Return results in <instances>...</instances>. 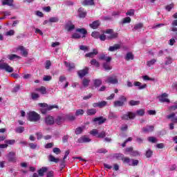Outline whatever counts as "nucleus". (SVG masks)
Listing matches in <instances>:
<instances>
[{
  "mask_svg": "<svg viewBox=\"0 0 177 177\" xmlns=\"http://www.w3.org/2000/svg\"><path fill=\"white\" fill-rule=\"evenodd\" d=\"M90 63L91 66H95V67L100 66V64L96 60V59H93Z\"/></svg>",
  "mask_w": 177,
  "mask_h": 177,
  "instance_id": "2f4dec72",
  "label": "nucleus"
},
{
  "mask_svg": "<svg viewBox=\"0 0 177 177\" xmlns=\"http://www.w3.org/2000/svg\"><path fill=\"white\" fill-rule=\"evenodd\" d=\"M87 115H95L96 114L95 109H90L86 111Z\"/></svg>",
  "mask_w": 177,
  "mask_h": 177,
  "instance_id": "c756f323",
  "label": "nucleus"
},
{
  "mask_svg": "<svg viewBox=\"0 0 177 177\" xmlns=\"http://www.w3.org/2000/svg\"><path fill=\"white\" fill-rule=\"evenodd\" d=\"M118 37V33L117 32H112L111 35L108 36V39H114Z\"/></svg>",
  "mask_w": 177,
  "mask_h": 177,
  "instance_id": "c03bdc74",
  "label": "nucleus"
},
{
  "mask_svg": "<svg viewBox=\"0 0 177 177\" xmlns=\"http://www.w3.org/2000/svg\"><path fill=\"white\" fill-rule=\"evenodd\" d=\"M40 118L39 114L35 111H30L28 113V120L32 122H37V121H39Z\"/></svg>",
  "mask_w": 177,
  "mask_h": 177,
  "instance_id": "7ed1b4c3",
  "label": "nucleus"
},
{
  "mask_svg": "<svg viewBox=\"0 0 177 177\" xmlns=\"http://www.w3.org/2000/svg\"><path fill=\"white\" fill-rule=\"evenodd\" d=\"M48 160H49V161H50V162H56V163H57L59 161V158H55V156H53V155L48 156Z\"/></svg>",
  "mask_w": 177,
  "mask_h": 177,
  "instance_id": "bb28decb",
  "label": "nucleus"
},
{
  "mask_svg": "<svg viewBox=\"0 0 177 177\" xmlns=\"http://www.w3.org/2000/svg\"><path fill=\"white\" fill-rule=\"evenodd\" d=\"M50 23H57L59 22V17H52L49 19Z\"/></svg>",
  "mask_w": 177,
  "mask_h": 177,
  "instance_id": "ea45409f",
  "label": "nucleus"
},
{
  "mask_svg": "<svg viewBox=\"0 0 177 177\" xmlns=\"http://www.w3.org/2000/svg\"><path fill=\"white\" fill-rule=\"evenodd\" d=\"M140 28H143V24H137L134 26V30H140Z\"/></svg>",
  "mask_w": 177,
  "mask_h": 177,
  "instance_id": "bf43d9fd",
  "label": "nucleus"
},
{
  "mask_svg": "<svg viewBox=\"0 0 177 177\" xmlns=\"http://www.w3.org/2000/svg\"><path fill=\"white\" fill-rule=\"evenodd\" d=\"M89 82H91V80L86 78L83 79V81H82L83 86H84V88L88 87L89 86Z\"/></svg>",
  "mask_w": 177,
  "mask_h": 177,
  "instance_id": "f704fd0d",
  "label": "nucleus"
},
{
  "mask_svg": "<svg viewBox=\"0 0 177 177\" xmlns=\"http://www.w3.org/2000/svg\"><path fill=\"white\" fill-rule=\"evenodd\" d=\"M81 35H80V33H74L72 35V38H73L74 39H80V38H81Z\"/></svg>",
  "mask_w": 177,
  "mask_h": 177,
  "instance_id": "0e129e2a",
  "label": "nucleus"
},
{
  "mask_svg": "<svg viewBox=\"0 0 177 177\" xmlns=\"http://www.w3.org/2000/svg\"><path fill=\"white\" fill-rule=\"evenodd\" d=\"M97 138H106V132L104 131H101L100 133H98Z\"/></svg>",
  "mask_w": 177,
  "mask_h": 177,
  "instance_id": "680f3d73",
  "label": "nucleus"
},
{
  "mask_svg": "<svg viewBox=\"0 0 177 177\" xmlns=\"http://www.w3.org/2000/svg\"><path fill=\"white\" fill-rule=\"evenodd\" d=\"M106 84H118V79H117V76L115 75H112L111 76H108L105 80Z\"/></svg>",
  "mask_w": 177,
  "mask_h": 177,
  "instance_id": "423d86ee",
  "label": "nucleus"
},
{
  "mask_svg": "<svg viewBox=\"0 0 177 177\" xmlns=\"http://www.w3.org/2000/svg\"><path fill=\"white\" fill-rule=\"evenodd\" d=\"M66 28L68 31H73L75 28V26L73 24L66 25Z\"/></svg>",
  "mask_w": 177,
  "mask_h": 177,
  "instance_id": "5fc2aeb1",
  "label": "nucleus"
},
{
  "mask_svg": "<svg viewBox=\"0 0 177 177\" xmlns=\"http://www.w3.org/2000/svg\"><path fill=\"white\" fill-rule=\"evenodd\" d=\"M177 109V102H175L174 105L169 107V111H175Z\"/></svg>",
  "mask_w": 177,
  "mask_h": 177,
  "instance_id": "603ef678",
  "label": "nucleus"
},
{
  "mask_svg": "<svg viewBox=\"0 0 177 177\" xmlns=\"http://www.w3.org/2000/svg\"><path fill=\"white\" fill-rule=\"evenodd\" d=\"M125 59H126L127 61L133 60V54H132V53H128L126 55Z\"/></svg>",
  "mask_w": 177,
  "mask_h": 177,
  "instance_id": "4c0bfd02",
  "label": "nucleus"
},
{
  "mask_svg": "<svg viewBox=\"0 0 177 177\" xmlns=\"http://www.w3.org/2000/svg\"><path fill=\"white\" fill-rule=\"evenodd\" d=\"M64 64H65L66 67L68 68V71H71V70L75 68V65H74L73 63L71 64L65 61Z\"/></svg>",
  "mask_w": 177,
  "mask_h": 177,
  "instance_id": "5701e85b",
  "label": "nucleus"
},
{
  "mask_svg": "<svg viewBox=\"0 0 177 177\" xmlns=\"http://www.w3.org/2000/svg\"><path fill=\"white\" fill-rule=\"evenodd\" d=\"M126 16H135V10L134 9L129 10L126 13Z\"/></svg>",
  "mask_w": 177,
  "mask_h": 177,
  "instance_id": "37998d69",
  "label": "nucleus"
},
{
  "mask_svg": "<svg viewBox=\"0 0 177 177\" xmlns=\"http://www.w3.org/2000/svg\"><path fill=\"white\" fill-rule=\"evenodd\" d=\"M6 35L7 37L15 35V30H10L9 31L6 32Z\"/></svg>",
  "mask_w": 177,
  "mask_h": 177,
  "instance_id": "e2e57ef3",
  "label": "nucleus"
},
{
  "mask_svg": "<svg viewBox=\"0 0 177 177\" xmlns=\"http://www.w3.org/2000/svg\"><path fill=\"white\" fill-rule=\"evenodd\" d=\"M135 86H138V89H145V88H147V84H145L142 85V83L140 82H134Z\"/></svg>",
  "mask_w": 177,
  "mask_h": 177,
  "instance_id": "aec40b11",
  "label": "nucleus"
},
{
  "mask_svg": "<svg viewBox=\"0 0 177 177\" xmlns=\"http://www.w3.org/2000/svg\"><path fill=\"white\" fill-rule=\"evenodd\" d=\"M127 97L124 95H120L119 97V100H116L113 102L114 107H122L125 102H127Z\"/></svg>",
  "mask_w": 177,
  "mask_h": 177,
  "instance_id": "20e7f679",
  "label": "nucleus"
},
{
  "mask_svg": "<svg viewBox=\"0 0 177 177\" xmlns=\"http://www.w3.org/2000/svg\"><path fill=\"white\" fill-rule=\"evenodd\" d=\"M45 121L47 125H53L55 124V119L52 116H47Z\"/></svg>",
  "mask_w": 177,
  "mask_h": 177,
  "instance_id": "2eb2a0df",
  "label": "nucleus"
},
{
  "mask_svg": "<svg viewBox=\"0 0 177 177\" xmlns=\"http://www.w3.org/2000/svg\"><path fill=\"white\" fill-rule=\"evenodd\" d=\"M168 97V94L167 93H164L159 96V101L160 103H169V99Z\"/></svg>",
  "mask_w": 177,
  "mask_h": 177,
  "instance_id": "6e6552de",
  "label": "nucleus"
},
{
  "mask_svg": "<svg viewBox=\"0 0 177 177\" xmlns=\"http://www.w3.org/2000/svg\"><path fill=\"white\" fill-rule=\"evenodd\" d=\"M122 160L124 164H128L129 165H131V158L123 156Z\"/></svg>",
  "mask_w": 177,
  "mask_h": 177,
  "instance_id": "c9c22d12",
  "label": "nucleus"
},
{
  "mask_svg": "<svg viewBox=\"0 0 177 177\" xmlns=\"http://www.w3.org/2000/svg\"><path fill=\"white\" fill-rule=\"evenodd\" d=\"M48 172V167H43L37 171L39 176H44L45 173Z\"/></svg>",
  "mask_w": 177,
  "mask_h": 177,
  "instance_id": "dca6fc26",
  "label": "nucleus"
},
{
  "mask_svg": "<svg viewBox=\"0 0 177 177\" xmlns=\"http://www.w3.org/2000/svg\"><path fill=\"white\" fill-rule=\"evenodd\" d=\"M131 17H127L124 18L122 21L120 22V24H127L131 23Z\"/></svg>",
  "mask_w": 177,
  "mask_h": 177,
  "instance_id": "c85d7f7f",
  "label": "nucleus"
},
{
  "mask_svg": "<svg viewBox=\"0 0 177 177\" xmlns=\"http://www.w3.org/2000/svg\"><path fill=\"white\" fill-rule=\"evenodd\" d=\"M100 26V21H94L92 24H89L91 28H93V30H96Z\"/></svg>",
  "mask_w": 177,
  "mask_h": 177,
  "instance_id": "6ab92c4d",
  "label": "nucleus"
},
{
  "mask_svg": "<svg viewBox=\"0 0 177 177\" xmlns=\"http://www.w3.org/2000/svg\"><path fill=\"white\" fill-rule=\"evenodd\" d=\"M65 118H66V120H69V121H74L75 120V116L68 114L65 116Z\"/></svg>",
  "mask_w": 177,
  "mask_h": 177,
  "instance_id": "79ce46f5",
  "label": "nucleus"
},
{
  "mask_svg": "<svg viewBox=\"0 0 177 177\" xmlns=\"http://www.w3.org/2000/svg\"><path fill=\"white\" fill-rule=\"evenodd\" d=\"M129 104L130 106H138L140 104V101L130 100Z\"/></svg>",
  "mask_w": 177,
  "mask_h": 177,
  "instance_id": "58836bf2",
  "label": "nucleus"
},
{
  "mask_svg": "<svg viewBox=\"0 0 177 177\" xmlns=\"http://www.w3.org/2000/svg\"><path fill=\"white\" fill-rule=\"evenodd\" d=\"M15 132H17V133H23V132H24V127H19L15 129Z\"/></svg>",
  "mask_w": 177,
  "mask_h": 177,
  "instance_id": "49530a36",
  "label": "nucleus"
},
{
  "mask_svg": "<svg viewBox=\"0 0 177 177\" xmlns=\"http://www.w3.org/2000/svg\"><path fill=\"white\" fill-rule=\"evenodd\" d=\"M136 115H139L140 117H143L145 115V109H138L133 112H127L126 114L121 116L122 120L124 121H128L129 120H135Z\"/></svg>",
  "mask_w": 177,
  "mask_h": 177,
  "instance_id": "f257e3e1",
  "label": "nucleus"
},
{
  "mask_svg": "<svg viewBox=\"0 0 177 177\" xmlns=\"http://www.w3.org/2000/svg\"><path fill=\"white\" fill-rule=\"evenodd\" d=\"M91 36L96 39H99L100 37V33L99 32H93Z\"/></svg>",
  "mask_w": 177,
  "mask_h": 177,
  "instance_id": "a18cd8bd",
  "label": "nucleus"
},
{
  "mask_svg": "<svg viewBox=\"0 0 177 177\" xmlns=\"http://www.w3.org/2000/svg\"><path fill=\"white\" fill-rule=\"evenodd\" d=\"M99 103H100V109H103V107H106V106H107V102L106 101L99 102Z\"/></svg>",
  "mask_w": 177,
  "mask_h": 177,
  "instance_id": "864d4df0",
  "label": "nucleus"
},
{
  "mask_svg": "<svg viewBox=\"0 0 177 177\" xmlns=\"http://www.w3.org/2000/svg\"><path fill=\"white\" fill-rule=\"evenodd\" d=\"M2 5L5 6L7 5L8 6H13V0H2Z\"/></svg>",
  "mask_w": 177,
  "mask_h": 177,
  "instance_id": "a878e982",
  "label": "nucleus"
},
{
  "mask_svg": "<svg viewBox=\"0 0 177 177\" xmlns=\"http://www.w3.org/2000/svg\"><path fill=\"white\" fill-rule=\"evenodd\" d=\"M9 162H16L17 161V158H16V153L11 151L9 152L6 156Z\"/></svg>",
  "mask_w": 177,
  "mask_h": 177,
  "instance_id": "0eeeda50",
  "label": "nucleus"
},
{
  "mask_svg": "<svg viewBox=\"0 0 177 177\" xmlns=\"http://www.w3.org/2000/svg\"><path fill=\"white\" fill-rule=\"evenodd\" d=\"M98 52H97V50L94 48L93 50V52L91 53H88L85 55L86 57H91V58H93L95 57V56H96V55H97Z\"/></svg>",
  "mask_w": 177,
  "mask_h": 177,
  "instance_id": "f3484780",
  "label": "nucleus"
},
{
  "mask_svg": "<svg viewBox=\"0 0 177 177\" xmlns=\"http://www.w3.org/2000/svg\"><path fill=\"white\" fill-rule=\"evenodd\" d=\"M172 62H174V60L172 59V57H167L165 58V66H169V64H172Z\"/></svg>",
  "mask_w": 177,
  "mask_h": 177,
  "instance_id": "7c9ffc66",
  "label": "nucleus"
},
{
  "mask_svg": "<svg viewBox=\"0 0 177 177\" xmlns=\"http://www.w3.org/2000/svg\"><path fill=\"white\" fill-rule=\"evenodd\" d=\"M85 127H78L75 129V134L76 135H81L82 133V131H84Z\"/></svg>",
  "mask_w": 177,
  "mask_h": 177,
  "instance_id": "a19ab883",
  "label": "nucleus"
},
{
  "mask_svg": "<svg viewBox=\"0 0 177 177\" xmlns=\"http://www.w3.org/2000/svg\"><path fill=\"white\" fill-rule=\"evenodd\" d=\"M148 140L149 142H151V143H156L157 142V138L154 137H149Z\"/></svg>",
  "mask_w": 177,
  "mask_h": 177,
  "instance_id": "774afa93",
  "label": "nucleus"
},
{
  "mask_svg": "<svg viewBox=\"0 0 177 177\" xmlns=\"http://www.w3.org/2000/svg\"><path fill=\"white\" fill-rule=\"evenodd\" d=\"M39 106L40 107H42V109H41V114H46L48 111L53 110V109H57V106L56 105L48 106V104L46 103H39Z\"/></svg>",
  "mask_w": 177,
  "mask_h": 177,
  "instance_id": "f03ea898",
  "label": "nucleus"
},
{
  "mask_svg": "<svg viewBox=\"0 0 177 177\" xmlns=\"http://www.w3.org/2000/svg\"><path fill=\"white\" fill-rule=\"evenodd\" d=\"M99 134V131L97 129H93L90 131V135H93V136H96V135Z\"/></svg>",
  "mask_w": 177,
  "mask_h": 177,
  "instance_id": "052dcab7",
  "label": "nucleus"
},
{
  "mask_svg": "<svg viewBox=\"0 0 177 177\" xmlns=\"http://www.w3.org/2000/svg\"><path fill=\"white\" fill-rule=\"evenodd\" d=\"M36 91L41 92L42 95H46V88H45L44 86L37 88Z\"/></svg>",
  "mask_w": 177,
  "mask_h": 177,
  "instance_id": "e433bc0d",
  "label": "nucleus"
},
{
  "mask_svg": "<svg viewBox=\"0 0 177 177\" xmlns=\"http://www.w3.org/2000/svg\"><path fill=\"white\" fill-rule=\"evenodd\" d=\"M5 143H6L7 145H15V143H16V140H5Z\"/></svg>",
  "mask_w": 177,
  "mask_h": 177,
  "instance_id": "338daca9",
  "label": "nucleus"
},
{
  "mask_svg": "<svg viewBox=\"0 0 177 177\" xmlns=\"http://www.w3.org/2000/svg\"><path fill=\"white\" fill-rule=\"evenodd\" d=\"M156 62H157V59H152L147 62V66H148V67H151V66L156 64Z\"/></svg>",
  "mask_w": 177,
  "mask_h": 177,
  "instance_id": "473e14b6",
  "label": "nucleus"
},
{
  "mask_svg": "<svg viewBox=\"0 0 177 177\" xmlns=\"http://www.w3.org/2000/svg\"><path fill=\"white\" fill-rule=\"evenodd\" d=\"M53 151L55 153V154H60L62 153V150L57 147L53 148Z\"/></svg>",
  "mask_w": 177,
  "mask_h": 177,
  "instance_id": "4d7b16f0",
  "label": "nucleus"
},
{
  "mask_svg": "<svg viewBox=\"0 0 177 177\" xmlns=\"http://www.w3.org/2000/svg\"><path fill=\"white\" fill-rule=\"evenodd\" d=\"M77 32H80V34H82L83 36H82V38L85 37V35H86V34H88V31H86V30H85V28H77L76 30Z\"/></svg>",
  "mask_w": 177,
  "mask_h": 177,
  "instance_id": "393cba45",
  "label": "nucleus"
},
{
  "mask_svg": "<svg viewBox=\"0 0 177 177\" xmlns=\"http://www.w3.org/2000/svg\"><path fill=\"white\" fill-rule=\"evenodd\" d=\"M109 120H116V118H118V115L115 113L110 112L109 114Z\"/></svg>",
  "mask_w": 177,
  "mask_h": 177,
  "instance_id": "72a5a7b5",
  "label": "nucleus"
},
{
  "mask_svg": "<svg viewBox=\"0 0 177 177\" xmlns=\"http://www.w3.org/2000/svg\"><path fill=\"white\" fill-rule=\"evenodd\" d=\"M84 110L82 109H77L75 113V115L78 117V115H84Z\"/></svg>",
  "mask_w": 177,
  "mask_h": 177,
  "instance_id": "8fccbe9b",
  "label": "nucleus"
},
{
  "mask_svg": "<svg viewBox=\"0 0 177 177\" xmlns=\"http://www.w3.org/2000/svg\"><path fill=\"white\" fill-rule=\"evenodd\" d=\"M145 156L147 158H150V157L153 156V151L148 149L146 152Z\"/></svg>",
  "mask_w": 177,
  "mask_h": 177,
  "instance_id": "de8ad7c7",
  "label": "nucleus"
},
{
  "mask_svg": "<svg viewBox=\"0 0 177 177\" xmlns=\"http://www.w3.org/2000/svg\"><path fill=\"white\" fill-rule=\"evenodd\" d=\"M0 70H5L6 73H13V68L8 63H0Z\"/></svg>",
  "mask_w": 177,
  "mask_h": 177,
  "instance_id": "39448f33",
  "label": "nucleus"
},
{
  "mask_svg": "<svg viewBox=\"0 0 177 177\" xmlns=\"http://www.w3.org/2000/svg\"><path fill=\"white\" fill-rule=\"evenodd\" d=\"M50 66H52V63L50 62V60L46 61L45 68H46V70H49V68H50Z\"/></svg>",
  "mask_w": 177,
  "mask_h": 177,
  "instance_id": "13d9d810",
  "label": "nucleus"
},
{
  "mask_svg": "<svg viewBox=\"0 0 177 177\" xmlns=\"http://www.w3.org/2000/svg\"><path fill=\"white\" fill-rule=\"evenodd\" d=\"M8 59H9V60H15V59H21V57L17 55L11 54L8 55Z\"/></svg>",
  "mask_w": 177,
  "mask_h": 177,
  "instance_id": "cd10ccee",
  "label": "nucleus"
},
{
  "mask_svg": "<svg viewBox=\"0 0 177 177\" xmlns=\"http://www.w3.org/2000/svg\"><path fill=\"white\" fill-rule=\"evenodd\" d=\"M18 50H21V53L23 56H24V57H27V55H28V52L27 51V50L26 49V48H24V46H19L17 48Z\"/></svg>",
  "mask_w": 177,
  "mask_h": 177,
  "instance_id": "4468645a",
  "label": "nucleus"
},
{
  "mask_svg": "<svg viewBox=\"0 0 177 177\" xmlns=\"http://www.w3.org/2000/svg\"><path fill=\"white\" fill-rule=\"evenodd\" d=\"M51 80H52V76H50V75H45L43 77V81L48 82V81H51Z\"/></svg>",
  "mask_w": 177,
  "mask_h": 177,
  "instance_id": "69168bd1",
  "label": "nucleus"
},
{
  "mask_svg": "<svg viewBox=\"0 0 177 177\" xmlns=\"http://www.w3.org/2000/svg\"><path fill=\"white\" fill-rule=\"evenodd\" d=\"M65 120H66V116L59 115L55 120V124H57V125H62V124L64 122Z\"/></svg>",
  "mask_w": 177,
  "mask_h": 177,
  "instance_id": "1a4fd4ad",
  "label": "nucleus"
},
{
  "mask_svg": "<svg viewBox=\"0 0 177 177\" xmlns=\"http://www.w3.org/2000/svg\"><path fill=\"white\" fill-rule=\"evenodd\" d=\"M121 48V45L120 44H115L113 46H111L109 48V52H114L115 50H118Z\"/></svg>",
  "mask_w": 177,
  "mask_h": 177,
  "instance_id": "412c9836",
  "label": "nucleus"
},
{
  "mask_svg": "<svg viewBox=\"0 0 177 177\" xmlns=\"http://www.w3.org/2000/svg\"><path fill=\"white\" fill-rule=\"evenodd\" d=\"M88 71H89V68H85L84 69L79 71L77 74L80 78H83V77H85V75L88 74Z\"/></svg>",
  "mask_w": 177,
  "mask_h": 177,
  "instance_id": "f8f14e48",
  "label": "nucleus"
},
{
  "mask_svg": "<svg viewBox=\"0 0 177 177\" xmlns=\"http://www.w3.org/2000/svg\"><path fill=\"white\" fill-rule=\"evenodd\" d=\"M94 122H98L99 125L102 124H104L106 122V119H104L103 117H100V118H95L93 119Z\"/></svg>",
  "mask_w": 177,
  "mask_h": 177,
  "instance_id": "b1692460",
  "label": "nucleus"
},
{
  "mask_svg": "<svg viewBox=\"0 0 177 177\" xmlns=\"http://www.w3.org/2000/svg\"><path fill=\"white\" fill-rule=\"evenodd\" d=\"M91 138H89V137H88L87 136H83L78 139V142L79 143H89V142H91Z\"/></svg>",
  "mask_w": 177,
  "mask_h": 177,
  "instance_id": "9b49d317",
  "label": "nucleus"
},
{
  "mask_svg": "<svg viewBox=\"0 0 177 177\" xmlns=\"http://www.w3.org/2000/svg\"><path fill=\"white\" fill-rule=\"evenodd\" d=\"M142 131L145 133L153 132V131H154V126H147L146 127H143Z\"/></svg>",
  "mask_w": 177,
  "mask_h": 177,
  "instance_id": "4be33fe9",
  "label": "nucleus"
},
{
  "mask_svg": "<svg viewBox=\"0 0 177 177\" xmlns=\"http://www.w3.org/2000/svg\"><path fill=\"white\" fill-rule=\"evenodd\" d=\"M78 12H79V17L84 19V17H86V11H84L82 7L79 8Z\"/></svg>",
  "mask_w": 177,
  "mask_h": 177,
  "instance_id": "a211bd4d",
  "label": "nucleus"
},
{
  "mask_svg": "<svg viewBox=\"0 0 177 177\" xmlns=\"http://www.w3.org/2000/svg\"><path fill=\"white\" fill-rule=\"evenodd\" d=\"M144 81H156L154 78H150L148 75L142 76Z\"/></svg>",
  "mask_w": 177,
  "mask_h": 177,
  "instance_id": "3c124183",
  "label": "nucleus"
},
{
  "mask_svg": "<svg viewBox=\"0 0 177 177\" xmlns=\"http://www.w3.org/2000/svg\"><path fill=\"white\" fill-rule=\"evenodd\" d=\"M103 67L105 70H111L110 64H109L107 62L103 64Z\"/></svg>",
  "mask_w": 177,
  "mask_h": 177,
  "instance_id": "6e6d98bb",
  "label": "nucleus"
},
{
  "mask_svg": "<svg viewBox=\"0 0 177 177\" xmlns=\"http://www.w3.org/2000/svg\"><path fill=\"white\" fill-rule=\"evenodd\" d=\"M81 3L83 6H95L94 0H82Z\"/></svg>",
  "mask_w": 177,
  "mask_h": 177,
  "instance_id": "9d476101",
  "label": "nucleus"
},
{
  "mask_svg": "<svg viewBox=\"0 0 177 177\" xmlns=\"http://www.w3.org/2000/svg\"><path fill=\"white\" fill-rule=\"evenodd\" d=\"M95 86H100L102 85V80L97 79L94 80Z\"/></svg>",
  "mask_w": 177,
  "mask_h": 177,
  "instance_id": "09e8293b",
  "label": "nucleus"
},
{
  "mask_svg": "<svg viewBox=\"0 0 177 177\" xmlns=\"http://www.w3.org/2000/svg\"><path fill=\"white\" fill-rule=\"evenodd\" d=\"M167 118L168 120H171V122H174V124H177V116H176L175 113H171V114L168 115L167 116Z\"/></svg>",
  "mask_w": 177,
  "mask_h": 177,
  "instance_id": "ddd939ff",
  "label": "nucleus"
}]
</instances>
